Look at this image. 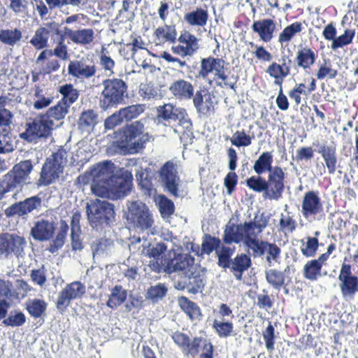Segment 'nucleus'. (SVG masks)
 Listing matches in <instances>:
<instances>
[{
	"label": "nucleus",
	"instance_id": "1",
	"mask_svg": "<svg viewBox=\"0 0 358 358\" xmlns=\"http://www.w3.org/2000/svg\"><path fill=\"white\" fill-rule=\"evenodd\" d=\"M157 116L173 127V131L180 136V140L192 134V122L185 109L170 103L164 104L158 107Z\"/></svg>",
	"mask_w": 358,
	"mask_h": 358
},
{
	"label": "nucleus",
	"instance_id": "2",
	"mask_svg": "<svg viewBox=\"0 0 358 358\" xmlns=\"http://www.w3.org/2000/svg\"><path fill=\"white\" fill-rule=\"evenodd\" d=\"M86 209L89 223L96 231L108 226L114 219V206L106 201H92Z\"/></svg>",
	"mask_w": 358,
	"mask_h": 358
},
{
	"label": "nucleus",
	"instance_id": "3",
	"mask_svg": "<svg viewBox=\"0 0 358 358\" xmlns=\"http://www.w3.org/2000/svg\"><path fill=\"white\" fill-rule=\"evenodd\" d=\"M124 137V139L118 142V146L129 153H136L143 150L150 138L148 133H144V125L139 121L126 127Z\"/></svg>",
	"mask_w": 358,
	"mask_h": 358
},
{
	"label": "nucleus",
	"instance_id": "4",
	"mask_svg": "<svg viewBox=\"0 0 358 358\" xmlns=\"http://www.w3.org/2000/svg\"><path fill=\"white\" fill-rule=\"evenodd\" d=\"M66 161L67 152L61 148L47 159L43 164L38 185L46 186L55 182L63 173Z\"/></svg>",
	"mask_w": 358,
	"mask_h": 358
},
{
	"label": "nucleus",
	"instance_id": "5",
	"mask_svg": "<svg viewBox=\"0 0 358 358\" xmlns=\"http://www.w3.org/2000/svg\"><path fill=\"white\" fill-rule=\"evenodd\" d=\"M103 86L100 99L102 109L107 110L122 102L127 90L124 81L119 78L106 79L103 81Z\"/></svg>",
	"mask_w": 358,
	"mask_h": 358
},
{
	"label": "nucleus",
	"instance_id": "6",
	"mask_svg": "<svg viewBox=\"0 0 358 358\" xmlns=\"http://www.w3.org/2000/svg\"><path fill=\"white\" fill-rule=\"evenodd\" d=\"M55 127L53 120H49L48 115H41L28 122L25 131L20 136L29 143L36 142L40 138L50 136Z\"/></svg>",
	"mask_w": 358,
	"mask_h": 358
},
{
	"label": "nucleus",
	"instance_id": "7",
	"mask_svg": "<svg viewBox=\"0 0 358 358\" xmlns=\"http://www.w3.org/2000/svg\"><path fill=\"white\" fill-rule=\"evenodd\" d=\"M165 263L166 264L164 272L169 274L178 272L185 276L193 275L195 270H197L194 257L187 254H177L174 250L169 251V259Z\"/></svg>",
	"mask_w": 358,
	"mask_h": 358
},
{
	"label": "nucleus",
	"instance_id": "8",
	"mask_svg": "<svg viewBox=\"0 0 358 358\" xmlns=\"http://www.w3.org/2000/svg\"><path fill=\"white\" fill-rule=\"evenodd\" d=\"M159 178L164 188L173 196H180L178 164L175 160L166 162L159 171Z\"/></svg>",
	"mask_w": 358,
	"mask_h": 358
},
{
	"label": "nucleus",
	"instance_id": "9",
	"mask_svg": "<svg viewBox=\"0 0 358 358\" xmlns=\"http://www.w3.org/2000/svg\"><path fill=\"white\" fill-rule=\"evenodd\" d=\"M127 208V219L136 227L141 230H145L152 227L153 224L152 215L145 203L141 201H129Z\"/></svg>",
	"mask_w": 358,
	"mask_h": 358
},
{
	"label": "nucleus",
	"instance_id": "10",
	"mask_svg": "<svg viewBox=\"0 0 358 358\" xmlns=\"http://www.w3.org/2000/svg\"><path fill=\"white\" fill-rule=\"evenodd\" d=\"M68 73L80 81L94 80L98 68L93 61L81 58L71 60L67 68Z\"/></svg>",
	"mask_w": 358,
	"mask_h": 358
},
{
	"label": "nucleus",
	"instance_id": "11",
	"mask_svg": "<svg viewBox=\"0 0 358 358\" xmlns=\"http://www.w3.org/2000/svg\"><path fill=\"white\" fill-rule=\"evenodd\" d=\"M42 206V199L38 196H33L24 200L16 202L5 210L7 217L17 216L27 220L29 214L38 211Z\"/></svg>",
	"mask_w": 358,
	"mask_h": 358
},
{
	"label": "nucleus",
	"instance_id": "12",
	"mask_svg": "<svg viewBox=\"0 0 358 358\" xmlns=\"http://www.w3.org/2000/svg\"><path fill=\"white\" fill-rule=\"evenodd\" d=\"M12 117L8 110H0V152H10L14 150L15 138L10 131Z\"/></svg>",
	"mask_w": 358,
	"mask_h": 358
},
{
	"label": "nucleus",
	"instance_id": "13",
	"mask_svg": "<svg viewBox=\"0 0 358 358\" xmlns=\"http://www.w3.org/2000/svg\"><path fill=\"white\" fill-rule=\"evenodd\" d=\"M285 173L280 166H274L268 173L266 180L267 191L264 194L265 199L278 200L281 197L285 189Z\"/></svg>",
	"mask_w": 358,
	"mask_h": 358
},
{
	"label": "nucleus",
	"instance_id": "14",
	"mask_svg": "<svg viewBox=\"0 0 358 358\" xmlns=\"http://www.w3.org/2000/svg\"><path fill=\"white\" fill-rule=\"evenodd\" d=\"M27 244L25 238L14 234L0 235V255L8 257L11 254L17 258L24 255V248Z\"/></svg>",
	"mask_w": 358,
	"mask_h": 358
},
{
	"label": "nucleus",
	"instance_id": "15",
	"mask_svg": "<svg viewBox=\"0 0 358 358\" xmlns=\"http://www.w3.org/2000/svg\"><path fill=\"white\" fill-rule=\"evenodd\" d=\"M338 280L342 296L345 299H352L358 292V278L352 274L350 264L343 263L341 266Z\"/></svg>",
	"mask_w": 358,
	"mask_h": 358
},
{
	"label": "nucleus",
	"instance_id": "16",
	"mask_svg": "<svg viewBox=\"0 0 358 358\" xmlns=\"http://www.w3.org/2000/svg\"><path fill=\"white\" fill-rule=\"evenodd\" d=\"M86 287L80 281H74L65 286L59 292L57 301V309L63 312L70 305L71 301L81 298L85 293Z\"/></svg>",
	"mask_w": 358,
	"mask_h": 358
},
{
	"label": "nucleus",
	"instance_id": "17",
	"mask_svg": "<svg viewBox=\"0 0 358 358\" xmlns=\"http://www.w3.org/2000/svg\"><path fill=\"white\" fill-rule=\"evenodd\" d=\"M281 249L275 243L262 241L251 252L253 257H263L269 266L280 264Z\"/></svg>",
	"mask_w": 358,
	"mask_h": 358
},
{
	"label": "nucleus",
	"instance_id": "18",
	"mask_svg": "<svg viewBox=\"0 0 358 358\" xmlns=\"http://www.w3.org/2000/svg\"><path fill=\"white\" fill-rule=\"evenodd\" d=\"M225 62L222 59L208 57L201 60L200 70L196 76L199 78L206 79L209 73H214V79L219 78L225 81L227 76L224 70Z\"/></svg>",
	"mask_w": 358,
	"mask_h": 358
},
{
	"label": "nucleus",
	"instance_id": "19",
	"mask_svg": "<svg viewBox=\"0 0 358 358\" xmlns=\"http://www.w3.org/2000/svg\"><path fill=\"white\" fill-rule=\"evenodd\" d=\"M166 246L164 243H157L147 250L146 254L152 257L149 262V267L154 271L160 273L164 271L166 263L169 259V251L164 254Z\"/></svg>",
	"mask_w": 358,
	"mask_h": 358
},
{
	"label": "nucleus",
	"instance_id": "20",
	"mask_svg": "<svg viewBox=\"0 0 358 358\" xmlns=\"http://www.w3.org/2000/svg\"><path fill=\"white\" fill-rule=\"evenodd\" d=\"M132 175L126 173V177L116 174L108 180L110 196L112 199H118L126 196L132 187Z\"/></svg>",
	"mask_w": 358,
	"mask_h": 358
},
{
	"label": "nucleus",
	"instance_id": "21",
	"mask_svg": "<svg viewBox=\"0 0 358 358\" xmlns=\"http://www.w3.org/2000/svg\"><path fill=\"white\" fill-rule=\"evenodd\" d=\"M55 230V225L53 221L40 218L34 222L30 234L35 241H45L53 236Z\"/></svg>",
	"mask_w": 358,
	"mask_h": 358
},
{
	"label": "nucleus",
	"instance_id": "22",
	"mask_svg": "<svg viewBox=\"0 0 358 358\" xmlns=\"http://www.w3.org/2000/svg\"><path fill=\"white\" fill-rule=\"evenodd\" d=\"M205 285V281L202 275L197 270L193 275L182 276L180 280L175 282V287L179 290L187 289L189 293L197 294L201 291Z\"/></svg>",
	"mask_w": 358,
	"mask_h": 358
},
{
	"label": "nucleus",
	"instance_id": "23",
	"mask_svg": "<svg viewBox=\"0 0 358 358\" xmlns=\"http://www.w3.org/2000/svg\"><path fill=\"white\" fill-rule=\"evenodd\" d=\"M323 211V206L318 195L313 192H306L303 196L301 212L306 218L315 217Z\"/></svg>",
	"mask_w": 358,
	"mask_h": 358
},
{
	"label": "nucleus",
	"instance_id": "24",
	"mask_svg": "<svg viewBox=\"0 0 358 358\" xmlns=\"http://www.w3.org/2000/svg\"><path fill=\"white\" fill-rule=\"evenodd\" d=\"M282 64L271 63L266 69V73L275 79L274 83L282 87V83L290 73L292 60L288 57H282Z\"/></svg>",
	"mask_w": 358,
	"mask_h": 358
},
{
	"label": "nucleus",
	"instance_id": "25",
	"mask_svg": "<svg viewBox=\"0 0 358 358\" xmlns=\"http://www.w3.org/2000/svg\"><path fill=\"white\" fill-rule=\"evenodd\" d=\"M169 90L171 94L178 99H190L194 95L193 85L191 83L183 79L173 81L170 85Z\"/></svg>",
	"mask_w": 358,
	"mask_h": 358
},
{
	"label": "nucleus",
	"instance_id": "26",
	"mask_svg": "<svg viewBox=\"0 0 358 358\" xmlns=\"http://www.w3.org/2000/svg\"><path fill=\"white\" fill-rule=\"evenodd\" d=\"M116 167L111 162L106 161L96 164L90 171L92 180L105 182L113 177Z\"/></svg>",
	"mask_w": 358,
	"mask_h": 358
},
{
	"label": "nucleus",
	"instance_id": "27",
	"mask_svg": "<svg viewBox=\"0 0 358 358\" xmlns=\"http://www.w3.org/2000/svg\"><path fill=\"white\" fill-rule=\"evenodd\" d=\"M275 27V24L271 19L255 21L252 25V30L257 33L259 38L265 42L271 40Z\"/></svg>",
	"mask_w": 358,
	"mask_h": 358
},
{
	"label": "nucleus",
	"instance_id": "28",
	"mask_svg": "<svg viewBox=\"0 0 358 358\" xmlns=\"http://www.w3.org/2000/svg\"><path fill=\"white\" fill-rule=\"evenodd\" d=\"M251 266V259L245 254L238 255L234 259L231 260L229 266L231 271L238 280H242L243 273L247 271Z\"/></svg>",
	"mask_w": 358,
	"mask_h": 358
},
{
	"label": "nucleus",
	"instance_id": "29",
	"mask_svg": "<svg viewBox=\"0 0 358 358\" xmlns=\"http://www.w3.org/2000/svg\"><path fill=\"white\" fill-rule=\"evenodd\" d=\"M69 38L78 45H86L92 43L94 39V31L92 29L72 30L66 29Z\"/></svg>",
	"mask_w": 358,
	"mask_h": 358
},
{
	"label": "nucleus",
	"instance_id": "30",
	"mask_svg": "<svg viewBox=\"0 0 358 358\" xmlns=\"http://www.w3.org/2000/svg\"><path fill=\"white\" fill-rule=\"evenodd\" d=\"M243 232V243L248 248L249 251H252L262 240L257 236L262 232H258V229L250 222L242 224V229Z\"/></svg>",
	"mask_w": 358,
	"mask_h": 358
},
{
	"label": "nucleus",
	"instance_id": "31",
	"mask_svg": "<svg viewBox=\"0 0 358 358\" xmlns=\"http://www.w3.org/2000/svg\"><path fill=\"white\" fill-rule=\"evenodd\" d=\"M97 122V113L94 110L89 109L82 112L78 120V125L79 129L83 132L90 133L93 131Z\"/></svg>",
	"mask_w": 358,
	"mask_h": 358
},
{
	"label": "nucleus",
	"instance_id": "32",
	"mask_svg": "<svg viewBox=\"0 0 358 358\" xmlns=\"http://www.w3.org/2000/svg\"><path fill=\"white\" fill-rule=\"evenodd\" d=\"M319 153L321 154L329 173L330 174L334 173L337 163L335 146L327 145H322L320 148Z\"/></svg>",
	"mask_w": 358,
	"mask_h": 358
},
{
	"label": "nucleus",
	"instance_id": "33",
	"mask_svg": "<svg viewBox=\"0 0 358 358\" xmlns=\"http://www.w3.org/2000/svg\"><path fill=\"white\" fill-rule=\"evenodd\" d=\"M33 168V164L30 160H24L15 164L11 171L13 173L17 176L22 183L25 185L29 182V175Z\"/></svg>",
	"mask_w": 358,
	"mask_h": 358
},
{
	"label": "nucleus",
	"instance_id": "34",
	"mask_svg": "<svg viewBox=\"0 0 358 358\" xmlns=\"http://www.w3.org/2000/svg\"><path fill=\"white\" fill-rule=\"evenodd\" d=\"M155 35L157 44H162L166 42L173 43L176 39V30L174 26L164 25L158 27Z\"/></svg>",
	"mask_w": 358,
	"mask_h": 358
},
{
	"label": "nucleus",
	"instance_id": "35",
	"mask_svg": "<svg viewBox=\"0 0 358 358\" xmlns=\"http://www.w3.org/2000/svg\"><path fill=\"white\" fill-rule=\"evenodd\" d=\"M184 18L192 26L203 27L207 23L208 13L207 10L197 8L195 10L186 13Z\"/></svg>",
	"mask_w": 358,
	"mask_h": 358
},
{
	"label": "nucleus",
	"instance_id": "36",
	"mask_svg": "<svg viewBox=\"0 0 358 358\" xmlns=\"http://www.w3.org/2000/svg\"><path fill=\"white\" fill-rule=\"evenodd\" d=\"M24 185L10 170L0 179V192L3 194L21 187Z\"/></svg>",
	"mask_w": 358,
	"mask_h": 358
},
{
	"label": "nucleus",
	"instance_id": "37",
	"mask_svg": "<svg viewBox=\"0 0 358 358\" xmlns=\"http://www.w3.org/2000/svg\"><path fill=\"white\" fill-rule=\"evenodd\" d=\"M273 162V156L271 152H263L255 162L253 169L256 173L260 175L265 171L268 173L273 171L274 166H271Z\"/></svg>",
	"mask_w": 358,
	"mask_h": 358
},
{
	"label": "nucleus",
	"instance_id": "38",
	"mask_svg": "<svg viewBox=\"0 0 358 358\" xmlns=\"http://www.w3.org/2000/svg\"><path fill=\"white\" fill-rule=\"evenodd\" d=\"M242 224L227 226L224 230V241L226 243L243 242V232Z\"/></svg>",
	"mask_w": 358,
	"mask_h": 358
},
{
	"label": "nucleus",
	"instance_id": "39",
	"mask_svg": "<svg viewBox=\"0 0 358 358\" xmlns=\"http://www.w3.org/2000/svg\"><path fill=\"white\" fill-rule=\"evenodd\" d=\"M315 53L308 48H304L297 52L296 62L299 66L304 69L310 68L315 63Z\"/></svg>",
	"mask_w": 358,
	"mask_h": 358
},
{
	"label": "nucleus",
	"instance_id": "40",
	"mask_svg": "<svg viewBox=\"0 0 358 358\" xmlns=\"http://www.w3.org/2000/svg\"><path fill=\"white\" fill-rule=\"evenodd\" d=\"M178 303L182 310L192 320H198L201 315L199 308L196 304L185 296L178 299Z\"/></svg>",
	"mask_w": 358,
	"mask_h": 358
},
{
	"label": "nucleus",
	"instance_id": "41",
	"mask_svg": "<svg viewBox=\"0 0 358 358\" xmlns=\"http://www.w3.org/2000/svg\"><path fill=\"white\" fill-rule=\"evenodd\" d=\"M22 37V32L17 29L0 30V41L5 45L14 46Z\"/></svg>",
	"mask_w": 358,
	"mask_h": 358
},
{
	"label": "nucleus",
	"instance_id": "42",
	"mask_svg": "<svg viewBox=\"0 0 358 358\" xmlns=\"http://www.w3.org/2000/svg\"><path fill=\"white\" fill-rule=\"evenodd\" d=\"M68 231L69 226L66 222L61 221L59 229L57 233L56 237L52 241V243L50 246V251L52 253L55 252L64 245Z\"/></svg>",
	"mask_w": 358,
	"mask_h": 358
},
{
	"label": "nucleus",
	"instance_id": "43",
	"mask_svg": "<svg viewBox=\"0 0 358 358\" xmlns=\"http://www.w3.org/2000/svg\"><path fill=\"white\" fill-rule=\"evenodd\" d=\"M113 249V242L110 239H101L94 242L92 250L94 257L110 254Z\"/></svg>",
	"mask_w": 358,
	"mask_h": 358
},
{
	"label": "nucleus",
	"instance_id": "44",
	"mask_svg": "<svg viewBox=\"0 0 358 358\" xmlns=\"http://www.w3.org/2000/svg\"><path fill=\"white\" fill-rule=\"evenodd\" d=\"M127 298V292L121 286H115L109 296L107 306L115 308L122 303Z\"/></svg>",
	"mask_w": 358,
	"mask_h": 358
},
{
	"label": "nucleus",
	"instance_id": "45",
	"mask_svg": "<svg viewBox=\"0 0 358 358\" xmlns=\"http://www.w3.org/2000/svg\"><path fill=\"white\" fill-rule=\"evenodd\" d=\"M59 92L63 96L60 101L65 102L69 107L78 99L79 95L78 91L71 84L61 86Z\"/></svg>",
	"mask_w": 358,
	"mask_h": 358
},
{
	"label": "nucleus",
	"instance_id": "46",
	"mask_svg": "<svg viewBox=\"0 0 358 358\" xmlns=\"http://www.w3.org/2000/svg\"><path fill=\"white\" fill-rule=\"evenodd\" d=\"M69 106L59 101L57 105L51 107L44 115H48L49 120H60L64 118L69 112Z\"/></svg>",
	"mask_w": 358,
	"mask_h": 358
},
{
	"label": "nucleus",
	"instance_id": "47",
	"mask_svg": "<svg viewBox=\"0 0 358 358\" xmlns=\"http://www.w3.org/2000/svg\"><path fill=\"white\" fill-rule=\"evenodd\" d=\"M213 327L220 337H228L233 331V324L225 318H216L213 321Z\"/></svg>",
	"mask_w": 358,
	"mask_h": 358
},
{
	"label": "nucleus",
	"instance_id": "48",
	"mask_svg": "<svg viewBox=\"0 0 358 358\" xmlns=\"http://www.w3.org/2000/svg\"><path fill=\"white\" fill-rule=\"evenodd\" d=\"M99 65L105 72L109 73V75L114 73L115 66V61L108 55V51L106 48L102 47L99 54Z\"/></svg>",
	"mask_w": 358,
	"mask_h": 358
},
{
	"label": "nucleus",
	"instance_id": "49",
	"mask_svg": "<svg viewBox=\"0 0 358 358\" xmlns=\"http://www.w3.org/2000/svg\"><path fill=\"white\" fill-rule=\"evenodd\" d=\"M108 181L101 182L92 180L91 184L92 193L98 197L111 198Z\"/></svg>",
	"mask_w": 358,
	"mask_h": 358
},
{
	"label": "nucleus",
	"instance_id": "50",
	"mask_svg": "<svg viewBox=\"0 0 358 358\" xmlns=\"http://www.w3.org/2000/svg\"><path fill=\"white\" fill-rule=\"evenodd\" d=\"M168 292V288L164 284L159 283L148 288L146 293V298L152 301H157L162 299Z\"/></svg>",
	"mask_w": 358,
	"mask_h": 358
},
{
	"label": "nucleus",
	"instance_id": "51",
	"mask_svg": "<svg viewBox=\"0 0 358 358\" xmlns=\"http://www.w3.org/2000/svg\"><path fill=\"white\" fill-rule=\"evenodd\" d=\"M144 111L143 105H131L120 110V115L122 117L124 121H130L136 118Z\"/></svg>",
	"mask_w": 358,
	"mask_h": 358
},
{
	"label": "nucleus",
	"instance_id": "52",
	"mask_svg": "<svg viewBox=\"0 0 358 358\" xmlns=\"http://www.w3.org/2000/svg\"><path fill=\"white\" fill-rule=\"evenodd\" d=\"M149 55V52L146 48L142 47L132 48L131 57L134 62L143 69L149 66L148 63L146 62V57Z\"/></svg>",
	"mask_w": 358,
	"mask_h": 358
},
{
	"label": "nucleus",
	"instance_id": "53",
	"mask_svg": "<svg viewBox=\"0 0 358 358\" xmlns=\"http://www.w3.org/2000/svg\"><path fill=\"white\" fill-rule=\"evenodd\" d=\"M322 266L315 259L308 262L303 268L304 276L309 280H315L321 275Z\"/></svg>",
	"mask_w": 358,
	"mask_h": 358
},
{
	"label": "nucleus",
	"instance_id": "54",
	"mask_svg": "<svg viewBox=\"0 0 358 358\" xmlns=\"http://www.w3.org/2000/svg\"><path fill=\"white\" fill-rule=\"evenodd\" d=\"M157 202L159 211L163 217H168L174 213L175 207L173 202L164 195H159Z\"/></svg>",
	"mask_w": 358,
	"mask_h": 358
},
{
	"label": "nucleus",
	"instance_id": "55",
	"mask_svg": "<svg viewBox=\"0 0 358 358\" xmlns=\"http://www.w3.org/2000/svg\"><path fill=\"white\" fill-rule=\"evenodd\" d=\"M46 303L40 299H34L27 303V310L34 317H39L45 312Z\"/></svg>",
	"mask_w": 358,
	"mask_h": 358
},
{
	"label": "nucleus",
	"instance_id": "56",
	"mask_svg": "<svg viewBox=\"0 0 358 358\" xmlns=\"http://www.w3.org/2000/svg\"><path fill=\"white\" fill-rule=\"evenodd\" d=\"M266 278L267 282L276 289L280 288L285 282L284 273L275 269L266 271Z\"/></svg>",
	"mask_w": 358,
	"mask_h": 358
},
{
	"label": "nucleus",
	"instance_id": "57",
	"mask_svg": "<svg viewBox=\"0 0 358 358\" xmlns=\"http://www.w3.org/2000/svg\"><path fill=\"white\" fill-rule=\"evenodd\" d=\"M234 253V249L229 247L220 246L216 254L218 256V264L222 268H227L231 262L230 258Z\"/></svg>",
	"mask_w": 358,
	"mask_h": 358
},
{
	"label": "nucleus",
	"instance_id": "58",
	"mask_svg": "<svg viewBox=\"0 0 358 358\" xmlns=\"http://www.w3.org/2000/svg\"><path fill=\"white\" fill-rule=\"evenodd\" d=\"M230 141L231 144L236 147H247L252 143V138L244 130L236 131Z\"/></svg>",
	"mask_w": 358,
	"mask_h": 358
},
{
	"label": "nucleus",
	"instance_id": "59",
	"mask_svg": "<svg viewBox=\"0 0 358 358\" xmlns=\"http://www.w3.org/2000/svg\"><path fill=\"white\" fill-rule=\"evenodd\" d=\"M337 76V70L331 68L329 61L324 60V64H321L316 73L317 79L322 80L324 78L334 79Z\"/></svg>",
	"mask_w": 358,
	"mask_h": 358
},
{
	"label": "nucleus",
	"instance_id": "60",
	"mask_svg": "<svg viewBox=\"0 0 358 358\" xmlns=\"http://www.w3.org/2000/svg\"><path fill=\"white\" fill-rule=\"evenodd\" d=\"M247 185L257 192H265L267 191L266 180L261 176H252L246 180Z\"/></svg>",
	"mask_w": 358,
	"mask_h": 358
},
{
	"label": "nucleus",
	"instance_id": "61",
	"mask_svg": "<svg viewBox=\"0 0 358 358\" xmlns=\"http://www.w3.org/2000/svg\"><path fill=\"white\" fill-rule=\"evenodd\" d=\"M355 36V31L350 29H346L343 34L334 39L331 48L336 50L338 48H341L344 45L350 44L352 38Z\"/></svg>",
	"mask_w": 358,
	"mask_h": 358
},
{
	"label": "nucleus",
	"instance_id": "62",
	"mask_svg": "<svg viewBox=\"0 0 358 358\" xmlns=\"http://www.w3.org/2000/svg\"><path fill=\"white\" fill-rule=\"evenodd\" d=\"M301 30V24L299 22L293 23L292 24L287 27L280 34L279 41L282 43L284 42H288L291 40L292 36L300 32Z\"/></svg>",
	"mask_w": 358,
	"mask_h": 358
},
{
	"label": "nucleus",
	"instance_id": "63",
	"mask_svg": "<svg viewBox=\"0 0 358 358\" xmlns=\"http://www.w3.org/2000/svg\"><path fill=\"white\" fill-rule=\"evenodd\" d=\"M48 36L45 32L41 29H38L30 41V43L36 48L42 49L47 47Z\"/></svg>",
	"mask_w": 358,
	"mask_h": 358
},
{
	"label": "nucleus",
	"instance_id": "64",
	"mask_svg": "<svg viewBox=\"0 0 358 358\" xmlns=\"http://www.w3.org/2000/svg\"><path fill=\"white\" fill-rule=\"evenodd\" d=\"M318 248V240L315 237H308L306 243L303 242L301 252L306 257H313Z\"/></svg>",
	"mask_w": 358,
	"mask_h": 358
}]
</instances>
